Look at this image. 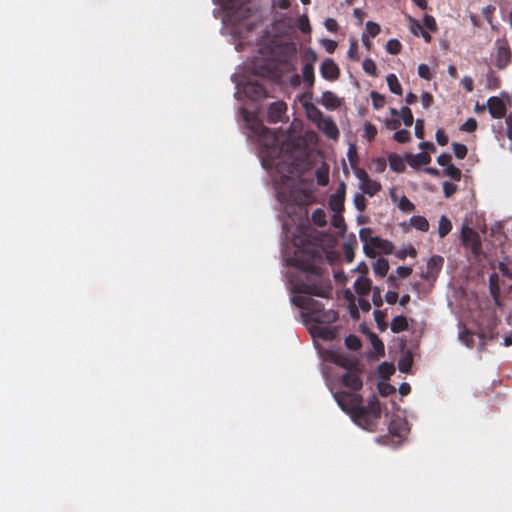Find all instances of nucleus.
Masks as SVG:
<instances>
[{
  "label": "nucleus",
  "instance_id": "nucleus-1",
  "mask_svg": "<svg viewBox=\"0 0 512 512\" xmlns=\"http://www.w3.org/2000/svg\"><path fill=\"white\" fill-rule=\"evenodd\" d=\"M363 372L362 366H358L351 370L346 371L342 377L343 385L350 391L340 390L331 392L334 400L342 411L347 413L352 421L367 431H375L377 423L381 417V404L378 398L373 395L368 404H363V397L358 391L363 387L361 374Z\"/></svg>",
  "mask_w": 512,
  "mask_h": 512
},
{
  "label": "nucleus",
  "instance_id": "nucleus-2",
  "mask_svg": "<svg viewBox=\"0 0 512 512\" xmlns=\"http://www.w3.org/2000/svg\"><path fill=\"white\" fill-rule=\"evenodd\" d=\"M299 262V268L307 274L305 279L297 281L293 286V292L296 294H308L321 298H332V282L328 277H324L321 268L311 262Z\"/></svg>",
  "mask_w": 512,
  "mask_h": 512
},
{
  "label": "nucleus",
  "instance_id": "nucleus-3",
  "mask_svg": "<svg viewBox=\"0 0 512 512\" xmlns=\"http://www.w3.org/2000/svg\"><path fill=\"white\" fill-rule=\"evenodd\" d=\"M359 237L364 243V252L369 257H375L377 252L390 254L393 251V244L390 241L380 239L379 237H371L369 228L361 229Z\"/></svg>",
  "mask_w": 512,
  "mask_h": 512
},
{
  "label": "nucleus",
  "instance_id": "nucleus-4",
  "mask_svg": "<svg viewBox=\"0 0 512 512\" xmlns=\"http://www.w3.org/2000/svg\"><path fill=\"white\" fill-rule=\"evenodd\" d=\"M310 296L308 294H298L292 298V303L306 311L302 313V317L312 321V318L324 310V307L321 302L314 300Z\"/></svg>",
  "mask_w": 512,
  "mask_h": 512
},
{
  "label": "nucleus",
  "instance_id": "nucleus-5",
  "mask_svg": "<svg viewBox=\"0 0 512 512\" xmlns=\"http://www.w3.org/2000/svg\"><path fill=\"white\" fill-rule=\"evenodd\" d=\"M461 240L465 248L469 249L475 258H478L482 254L481 238L475 230L467 225H464L461 229Z\"/></svg>",
  "mask_w": 512,
  "mask_h": 512
},
{
  "label": "nucleus",
  "instance_id": "nucleus-6",
  "mask_svg": "<svg viewBox=\"0 0 512 512\" xmlns=\"http://www.w3.org/2000/svg\"><path fill=\"white\" fill-rule=\"evenodd\" d=\"M250 0H224L223 8L228 16L235 22H239L249 17L250 9L247 3Z\"/></svg>",
  "mask_w": 512,
  "mask_h": 512
},
{
  "label": "nucleus",
  "instance_id": "nucleus-7",
  "mask_svg": "<svg viewBox=\"0 0 512 512\" xmlns=\"http://www.w3.org/2000/svg\"><path fill=\"white\" fill-rule=\"evenodd\" d=\"M283 66H287V63H281L278 60L272 59L262 64L255 63L254 71L255 74L263 77L276 78L282 72Z\"/></svg>",
  "mask_w": 512,
  "mask_h": 512
},
{
  "label": "nucleus",
  "instance_id": "nucleus-8",
  "mask_svg": "<svg viewBox=\"0 0 512 512\" xmlns=\"http://www.w3.org/2000/svg\"><path fill=\"white\" fill-rule=\"evenodd\" d=\"M253 131L258 134L260 142L265 148L276 150L278 146V137L268 127L264 126L262 123H256L253 126Z\"/></svg>",
  "mask_w": 512,
  "mask_h": 512
},
{
  "label": "nucleus",
  "instance_id": "nucleus-9",
  "mask_svg": "<svg viewBox=\"0 0 512 512\" xmlns=\"http://www.w3.org/2000/svg\"><path fill=\"white\" fill-rule=\"evenodd\" d=\"M496 47H497V51H496V56H495V65L499 69H504L511 62V57H512L511 50L508 46V43L504 40L503 41L497 40Z\"/></svg>",
  "mask_w": 512,
  "mask_h": 512
},
{
  "label": "nucleus",
  "instance_id": "nucleus-10",
  "mask_svg": "<svg viewBox=\"0 0 512 512\" xmlns=\"http://www.w3.org/2000/svg\"><path fill=\"white\" fill-rule=\"evenodd\" d=\"M329 360L346 371L360 366L359 360L354 356H349L341 352H331Z\"/></svg>",
  "mask_w": 512,
  "mask_h": 512
},
{
  "label": "nucleus",
  "instance_id": "nucleus-11",
  "mask_svg": "<svg viewBox=\"0 0 512 512\" xmlns=\"http://www.w3.org/2000/svg\"><path fill=\"white\" fill-rule=\"evenodd\" d=\"M346 193V185L344 182H341L335 193L330 195L328 199L329 208L334 213H342L344 211V200Z\"/></svg>",
  "mask_w": 512,
  "mask_h": 512
},
{
  "label": "nucleus",
  "instance_id": "nucleus-12",
  "mask_svg": "<svg viewBox=\"0 0 512 512\" xmlns=\"http://www.w3.org/2000/svg\"><path fill=\"white\" fill-rule=\"evenodd\" d=\"M305 58L306 63L302 69V77L308 88H311L315 83L314 63L317 60V56L315 52L309 51L306 53Z\"/></svg>",
  "mask_w": 512,
  "mask_h": 512
},
{
  "label": "nucleus",
  "instance_id": "nucleus-13",
  "mask_svg": "<svg viewBox=\"0 0 512 512\" xmlns=\"http://www.w3.org/2000/svg\"><path fill=\"white\" fill-rule=\"evenodd\" d=\"M245 95L252 101H260L268 97V93L264 86L258 82L249 81L244 85Z\"/></svg>",
  "mask_w": 512,
  "mask_h": 512
},
{
  "label": "nucleus",
  "instance_id": "nucleus-14",
  "mask_svg": "<svg viewBox=\"0 0 512 512\" xmlns=\"http://www.w3.org/2000/svg\"><path fill=\"white\" fill-rule=\"evenodd\" d=\"M287 105L283 101L273 102L269 108L267 113V120L270 123H277L283 120V117L286 113Z\"/></svg>",
  "mask_w": 512,
  "mask_h": 512
},
{
  "label": "nucleus",
  "instance_id": "nucleus-15",
  "mask_svg": "<svg viewBox=\"0 0 512 512\" xmlns=\"http://www.w3.org/2000/svg\"><path fill=\"white\" fill-rule=\"evenodd\" d=\"M275 166L276 171L281 174L283 182L292 179L298 171L297 164L294 161L287 162L280 160L275 164Z\"/></svg>",
  "mask_w": 512,
  "mask_h": 512
},
{
  "label": "nucleus",
  "instance_id": "nucleus-16",
  "mask_svg": "<svg viewBox=\"0 0 512 512\" xmlns=\"http://www.w3.org/2000/svg\"><path fill=\"white\" fill-rule=\"evenodd\" d=\"M320 73L324 79L333 81L339 77L340 71L334 60L327 58L321 64Z\"/></svg>",
  "mask_w": 512,
  "mask_h": 512
},
{
  "label": "nucleus",
  "instance_id": "nucleus-17",
  "mask_svg": "<svg viewBox=\"0 0 512 512\" xmlns=\"http://www.w3.org/2000/svg\"><path fill=\"white\" fill-rule=\"evenodd\" d=\"M487 107L493 118H502L506 114V105L499 97H490L487 101Z\"/></svg>",
  "mask_w": 512,
  "mask_h": 512
},
{
  "label": "nucleus",
  "instance_id": "nucleus-18",
  "mask_svg": "<svg viewBox=\"0 0 512 512\" xmlns=\"http://www.w3.org/2000/svg\"><path fill=\"white\" fill-rule=\"evenodd\" d=\"M406 161L412 168H418L419 166L429 164L431 162V156L429 153L422 151L417 154L407 155Z\"/></svg>",
  "mask_w": 512,
  "mask_h": 512
},
{
  "label": "nucleus",
  "instance_id": "nucleus-19",
  "mask_svg": "<svg viewBox=\"0 0 512 512\" xmlns=\"http://www.w3.org/2000/svg\"><path fill=\"white\" fill-rule=\"evenodd\" d=\"M389 433L393 436L402 437L407 431V422L401 418L392 419L388 425Z\"/></svg>",
  "mask_w": 512,
  "mask_h": 512
},
{
  "label": "nucleus",
  "instance_id": "nucleus-20",
  "mask_svg": "<svg viewBox=\"0 0 512 512\" xmlns=\"http://www.w3.org/2000/svg\"><path fill=\"white\" fill-rule=\"evenodd\" d=\"M444 259L441 256L434 255L427 262V273L422 275L423 278L428 279L430 276L434 277V274H437L443 265Z\"/></svg>",
  "mask_w": 512,
  "mask_h": 512
},
{
  "label": "nucleus",
  "instance_id": "nucleus-21",
  "mask_svg": "<svg viewBox=\"0 0 512 512\" xmlns=\"http://www.w3.org/2000/svg\"><path fill=\"white\" fill-rule=\"evenodd\" d=\"M317 126L329 138H337L338 137V134H339L338 128L331 118L325 117Z\"/></svg>",
  "mask_w": 512,
  "mask_h": 512
},
{
  "label": "nucleus",
  "instance_id": "nucleus-22",
  "mask_svg": "<svg viewBox=\"0 0 512 512\" xmlns=\"http://www.w3.org/2000/svg\"><path fill=\"white\" fill-rule=\"evenodd\" d=\"M320 103L329 110L337 109L341 105L340 99L331 91L322 93Z\"/></svg>",
  "mask_w": 512,
  "mask_h": 512
},
{
  "label": "nucleus",
  "instance_id": "nucleus-23",
  "mask_svg": "<svg viewBox=\"0 0 512 512\" xmlns=\"http://www.w3.org/2000/svg\"><path fill=\"white\" fill-rule=\"evenodd\" d=\"M338 320V313L334 310H322L312 321L319 324H331Z\"/></svg>",
  "mask_w": 512,
  "mask_h": 512
},
{
  "label": "nucleus",
  "instance_id": "nucleus-24",
  "mask_svg": "<svg viewBox=\"0 0 512 512\" xmlns=\"http://www.w3.org/2000/svg\"><path fill=\"white\" fill-rule=\"evenodd\" d=\"M388 161L390 169L393 170L394 172L401 173L406 168L404 159L396 153H391L388 156Z\"/></svg>",
  "mask_w": 512,
  "mask_h": 512
},
{
  "label": "nucleus",
  "instance_id": "nucleus-25",
  "mask_svg": "<svg viewBox=\"0 0 512 512\" xmlns=\"http://www.w3.org/2000/svg\"><path fill=\"white\" fill-rule=\"evenodd\" d=\"M390 328L393 333H400L407 330V318L403 315L395 316L390 323Z\"/></svg>",
  "mask_w": 512,
  "mask_h": 512
},
{
  "label": "nucleus",
  "instance_id": "nucleus-26",
  "mask_svg": "<svg viewBox=\"0 0 512 512\" xmlns=\"http://www.w3.org/2000/svg\"><path fill=\"white\" fill-rule=\"evenodd\" d=\"M371 288V281L365 277H359L354 283V289L358 295H367Z\"/></svg>",
  "mask_w": 512,
  "mask_h": 512
},
{
  "label": "nucleus",
  "instance_id": "nucleus-27",
  "mask_svg": "<svg viewBox=\"0 0 512 512\" xmlns=\"http://www.w3.org/2000/svg\"><path fill=\"white\" fill-rule=\"evenodd\" d=\"M360 187L362 191L369 196H374L381 190V184L371 178L361 184Z\"/></svg>",
  "mask_w": 512,
  "mask_h": 512
},
{
  "label": "nucleus",
  "instance_id": "nucleus-28",
  "mask_svg": "<svg viewBox=\"0 0 512 512\" xmlns=\"http://www.w3.org/2000/svg\"><path fill=\"white\" fill-rule=\"evenodd\" d=\"M389 270L388 260L385 258H379L373 264V271L379 277H384Z\"/></svg>",
  "mask_w": 512,
  "mask_h": 512
},
{
  "label": "nucleus",
  "instance_id": "nucleus-29",
  "mask_svg": "<svg viewBox=\"0 0 512 512\" xmlns=\"http://www.w3.org/2000/svg\"><path fill=\"white\" fill-rule=\"evenodd\" d=\"M452 229V223L449 218L445 215H442L439 219L438 224V234L440 238H444L446 235L450 233Z\"/></svg>",
  "mask_w": 512,
  "mask_h": 512
},
{
  "label": "nucleus",
  "instance_id": "nucleus-30",
  "mask_svg": "<svg viewBox=\"0 0 512 512\" xmlns=\"http://www.w3.org/2000/svg\"><path fill=\"white\" fill-rule=\"evenodd\" d=\"M386 81H387L389 90L393 94L402 95V86L395 74H393V73L388 74L386 77Z\"/></svg>",
  "mask_w": 512,
  "mask_h": 512
},
{
  "label": "nucleus",
  "instance_id": "nucleus-31",
  "mask_svg": "<svg viewBox=\"0 0 512 512\" xmlns=\"http://www.w3.org/2000/svg\"><path fill=\"white\" fill-rule=\"evenodd\" d=\"M306 110L308 118L317 125L325 118L322 111L313 104L306 106Z\"/></svg>",
  "mask_w": 512,
  "mask_h": 512
},
{
  "label": "nucleus",
  "instance_id": "nucleus-32",
  "mask_svg": "<svg viewBox=\"0 0 512 512\" xmlns=\"http://www.w3.org/2000/svg\"><path fill=\"white\" fill-rule=\"evenodd\" d=\"M311 221L318 227H324L327 224L326 213L322 208H317L311 215Z\"/></svg>",
  "mask_w": 512,
  "mask_h": 512
},
{
  "label": "nucleus",
  "instance_id": "nucleus-33",
  "mask_svg": "<svg viewBox=\"0 0 512 512\" xmlns=\"http://www.w3.org/2000/svg\"><path fill=\"white\" fill-rule=\"evenodd\" d=\"M410 224L419 231L426 232L429 229V222L423 216H413L410 219Z\"/></svg>",
  "mask_w": 512,
  "mask_h": 512
},
{
  "label": "nucleus",
  "instance_id": "nucleus-34",
  "mask_svg": "<svg viewBox=\"0 0 512 512\" xmlns=\"http://www.w3.org/2000/svg\"><path fill=\"white\" fill-rule=\"evenodd\" d=\"M413 364V357L410 352L406 353L403 357L398 361V369L402 373H408Z\"/></svg>",
  "mask_w": 512,
  "mask_h": 512
},
{
  "label": "nucleus",
  "instance_id": "nucleus-35",
  "mask_svg": "<svg viewBox=\"0 0 512 512\" xmlns=\"http://www.w3.org/2000/svg\"><path fill=\"white\" fill-rule=\"evenodd\" d=\"M345 346L352 351H358L361 348V340L358 336L350 334L345 338Z\"/></svg>",
  "mask_w": 512,
  "mask_h": 512
},
{
  "label": "nucleus",
  "instance_id": "nucleus-36",
  "mask_svg": "<svg viewBox=\"0 0 512 512\" xmlns=\"http://www.w3.org/2000/svg\"><path fill=\"white\" fill-rule=\"evenodd\" d=\"M400 116L403 120V123L406 127L412 126L414 122L413 114L411 109L408 106H403L400 110Z\"/></svg>",
  "mask_w": 512,
  "mask_h": 512
},
{
  "label": "nucleus",
  "instance_id": "nucleus-37",
  "mask_svg": "<svg viewBox=\"0 0 512 512\" xmlns=\"http://www.w3.org/2000/svg\"><path fill=\"white\" fill-rule=\"evenodd\" d=\"M459 339L469 348L474 346V334L466 328L459 332Z\"/></svg>",
  "mask_w": 512,
  "mask_h": 512
},
{
  "label": "nucleus",
  "instance_id": "nucleus-38",
  "mask_svg": "<svg viewBox=\"0 0 512 512\" xmlns=\"http://www.w3.org/2000/svg\"><path fill=\"white\" fill-rule=\"evenodd\" d=\"M402 44L397 39H390L386 43V50L392 55H397L401 52Z\"/></svg>",
  "mask_w": 512,
  "mask_h": 512
},
{
  "label": "nucleus",
  "instance_id": "nucleus-39",
  "mask_svg": "<svg viewBox=\"0 0 512 512\" xmlns=\"http://www.w3.org/2000/svg\"><path fill=\"white\" fill-rule=\"evenodd\" d=\"M364 72L371 76H377V66L371 58H366L362 63Z\"/></svg>",
  "mask_w": 512,
  "mask_h": 512
},
{
  "label": "nucleus",
  "instance_id": "nucleus-40",
  "mask_svg": "<svg viewBox=\"0 0 512 512\" xmlns=\"http://www.w3.org/2000/svg\"><path fill=\"white\" fill-rule=\"evenodd\" d=\"M444 173H445L446 176L450 177L451 179H453L455 181H460L461 180L462 172H461V170L459 168H457L453 164L448 165L445 168Z\"/></svg>",
  "mask_w": 512,
  "mask_h": 512
},
{
  "label": "nucleus",
  "instance_id": "nucleus-41",
  "mask_svg": "<svg viewBox=\"0 0 512 512\" xmlns=\"http://www.w3.org/2000/svg\"><path fill=\"white\" fill-rule=\"evenodd\" d=\"M370 96H371L372 105H373L374 109L379 110L384 106L385 97L382 94H379L376 91H372Z\"/></svg>",
  "mask_w": 512,
  "mask_h": 512
},
{
  "label": "nucleus",
  "instance_id": "nucleus-42",
  "mask_svg": "<svg viewBox=\"0 0 512 512\" xmlns=\"http://www.w3.org/2000/svg\"><path fill=\"white\" fill-rule=\"evenodd\" d=\"M452 148L456 158L464 159L466 157L468 149L464 144L453 142Z\"/></svg>",
  "mask_w": 512,
  "mask_h": 512
},
{
  "label": "nucleus",
  "instance_id": "nucleus-43",
  "mask_svg": "<svg viewBox=\"0 0 512 512\" xmlns=\"http://www.w3.org/2000/svg\"><path fill=\"white\" fill-rule=\"evenodd\" d=\"M347 157L352 168L358 165V154L355 144H351L347 151Z\"/></svg>",
  "mask_w": 512,
  "mask_h": 512
},
{
  "label": "nucleus",
  "instance_id": "nucleus-44",
  "mask_svg": "<svg viewBox=\"0 0 512 512\" xmlns=\"http://www.w3.org/2000/svg\"><path fill=\"white\" fill-rule=\"evenodd\" d=\"M393 139L399 143H406L410 141L411 134L406 129L398 130L394 133Z\"/></svg>",
  "mask_w": 512,
  "mask_h": 512
},
{
  "label": "nucleus",
  "instance_id": "nucleus-45",
  "mask_svg": "<svg viewBox=\"0 0 512 512\" xmlns=\"http://www.w3.org/2000/svg\"><path fill=\"white\" fill-rule=\"evenodd\" d=\"M377 135V128L370 122L364 124V137L369 141L373 140Z\"/></svg>",
  "mask_w": 512,
  "mask_h": 512
},
{
  "label": "nucleus",
  "instance_id": "nucleus-46",
  "mask_svg": "<svg viewBox=\"0 0 512 512\" xmlns=\"http://www.w3.org/2000/svg\"><path fill=\"white\" fill-rule=\"evenodd\" d=\"M353 202L358 211L363 212L366 209L367 200L363 194H356L354 196Z\"/></svg>",
  "mask_w": 512,
  "mask_h": 512
},
{
  "label": "nucleus",
  "instance_id": "nucleus-47",
  "mask_svg": "<svg viewBox=\"0 0 512 512\" xmlns=\"http://www.w3.org/2000/svg\"><path fill=\"white\" fill-rule=\"evenodd\" d=\"M477 129V121L474 118H468L461 126L460 130L464 132H474Z\"/></svg>",
  "mask_w": 512,
  "mask_h": 512
},
{
  "label": "nucleus",
  "instance_id": "nucleus-48",
  "mask_svg": "<svg viewBox=\"0 0 512 512\" xmlns=\"http://www.w3.org/2000/svg\"><path fill=\"white\" fill-rule=\"evenodd\" d=\"M398 207L404 212H412L415 209L414 204L405 196L400 199Z\"/></svg>",
  "mask_w": 512,
  "mask_h": 512
},
{
  "label": "nucleus",
  "instance_id": "nucleus-49",
  "mask_svg": "<svg viewBox=\"0 0 512 512\" xmlns=\"http://www.w3.org/2000/svg\"><path fill=\"white\" fill-rule=\"evenodd\" d=\"M366 31L372 38H374L380 33L381 28H380L379 24H377L373 21H368L366 23Z\"/></svg>",
  "mask_w": 512,
  "mask_h": 512
},
{
  "label": "nucleus",
  "instance_id": "nucleus-50",
  "mask_svg": "<svg viewBox=\"0 0 512 512\" xmlns=\"http://www.w3.org/2000/svg\"><path fill=\"white\" fill-rule=\"evenodd\" d=\"M423 24L430 31H432V32H436L437 31L436 20H435V18L433 16L425 14L424 18H423Z\"/></svg>",
  "mask_w": 512,
  "mask_h": 512
},
{
  "label": "nucleus",
  "instance_id": "nucleus-51",
  "mask_svg": "<svg viewBox=\"0 0 512 512\" xmlns=\"http://www.w3.org/2000/svg\"><path fill=\"white\" fill-rule=\"evenodd\" d=\"M442 186L446 198H450L457 191V186L449 181L443 182Z\"/></svg>",
  "mask_w": 512,
  "mask_h": 512
},
{
  "label": "nucleus",
  "instance_id": "nucleus-52",
  "mask_svg": "<svg viewBox=\"0 0 512 512\" xmlns=\"http://www.w3.org/2000/svg\"><path fill=\"white\" fill-rule=\"evenodd\" d=\"M372 346L377 354L381 356L385 354L384 344L376 335L373 336Z\"/></svg>",
  "mask_w": 512,
  "mask_h": 512
},
{
  "label": "nucleus",
  "instance_id": "nucleus-53",
  "mask_svg": "<svg viewBox=\"0 0 512 512\" xmlns=\"http://www.w3.org/2000/svg\"><path fill=\"white\" fill-rule=\"evenodd\" d=\"M347 54H348L349 59H351L353 61H358L360 59L359 54H358L357 42H355V41L351 42Z\"/></svg>",
  "mask_w": 512,
  "mask_h": 512
},
{
  "label": "nucleus",
  "instance_id": "nucleus-54",
  "mask_svg": "<svg viewBox=\"0 0 512 512\" xmlns=\"http://www.w3.org/2000/svg\"><path fill=\"white\" fill-rule=\"evenodd\" d=\"M418 75L419 77L423 78V79H426V80H430L431 79V73H430V68L427 64H420L418 66Z\"/></svg>",
  "mask_w": 512,
  "mask_h": 512
},
{
  "label": "nucleus",
  "instance_id": "nucleus-55",
  "mask_svg": "<svg viewBox=\"0 0 512 512\" xmlns=\"http://www.w3.org/2000/svg\"><path fill=\"white\" fill-rule=\"evenodd\" d=\"M353 170H354L355 176L360 181V185L363 184L364 182H366L370 178L368 173L363 168H359L358 166H356L355 168H353Z\"/></svg>",
  "mask_w": 512,
  "mask_h": 512
},
{
  "label": "nucleus",
  "instance_id": "nucleus-56",
  "mask_svg": "<svg viewBox=\"0 0 512 512\" xmlns=\"http://www.w3.org/2000/svg\"><path fill=\"white\" fill-rule=\"evenodd\" d=\"M435 136H436V141L440 146H445L448 144L449 139L443 129H438L436 131Z\"/></svg>",
  "mask_w": 512,
  "mask_h": 512
},
{
  "label": "nucleus",
  "instance_id": "nucleus-57",
  "mask_svg": "<svg viewBox=\"0 0 512 512\" xmlns=\"http://www.w3.org/2000/svg\"><path fill=\"white\" fill-rule=\"evenodd\" d=\"M451 161H452V156H451L449 153H441V154L437 157V163H438L440 166H445V167H447L448 165H451Z\"/></svg>",
  "mask_w": 512,
  "mask_h": 512
},
{
  "label": "nucleus",
  "instance_id": "nucleus-58",
  "mask_svg": "<svg viewBox=\"0 0 512 512\" xmlns=\"http://www.w3.org/2000/svg\"><path fill=\"white\" fill-rule=\"evenodd\" d=\"M415 136L418 139L424 138V120L417 119L415 122Z\"/></svg>",
  "mask_w": 512,
  "mask_h": 512
},
{
  "label": "nucleus",
  "instance_id": "nucleus-59",
  "mask_svg": "<svg viewBox=\"0 0 512 512\" xmlns=\"http://www.w3.org/2000/svg\"><path fill=\"white\" fill-rule=\"evenodd\" d=\"M331 224L335 228H343L345 226V224H344V218L342 216V213H335L331 219Z\"/></svg>",
  "mask_w": 512,
  "mask_h": 512
},
{
  "label": "nucleus",
  "instance_id": "nucleus-60",
  "mask_svg": "<svg viewBox=\"0 0 512 512\" xmlns=\"http://www.w3.org/2000/svg\"><path fill=\"white\" fill-rule=\"evenodd\" d=\"M461 84L467 92H472L474 90V81L470 76L463 77Z\"/></svg>",
  "mask_w": 512,
  "mask_h": 512
},
{
  "label": "nucleus",
  "instance_id": "nucleus-61",
  "mask_svg": "<svg viewBox=\"0 0 512 512\" xmlns=\"http://www.w3.org/2000/svg\"><path fill=\"white\" fill-rule=\"evenodd\" d=\"M334 335H335L334 331L329 327H323L320 330V336L324 340H332L334 338Z\"/></svg>",
  "mask_w": 512,
  "mask_h": 512
},
{
  "label": "nucleus",
  "instance_id": "nucleus-62",
  "mask_svg": "<svg viewBox=\"0 0 512 512\" xmlns=\"http://www.w3.org/2000/svg\"><path fill=\"white\" fill-rule=\"evenodd\" d=\"M421 103L424 108H429L433 103V96L428 92L423 93L421 95Z\"/></svg>",
  "mask_w": 512,
  "mask_h": 512
},
{
  "label": "nucleus",
  "instance_id": "nucleus-63",
  "mask_svg": "<svg viewBox=\"0 0 512 512\" xmlns=\"http://www.w3.org/2000/svg\"><path fill=\"white\" fill-rule=\"evenodd\" d=\"M396 273L399 277L401 278H407L408 276L411 275L412 273V268L410 267H407V266H399L397 269H396Z\"/></svg>",
  "mask_w": 512,
  "mask_h": 512
},
{
  "label": "nucleus",
  "instance_id": "nucleus-64",
  "mask_svg": "<svg viewBox=\"0 0 512 512\" xmlns=\"http://www.w3.org/2000/svg\"><path fill=\"white\" fill-rule=\"evenodd\" d=\"M388 304L394 305L398 301V293L396 291H388L385 295Z\"/></svg>",
  "mask_w": 512,
  "mask_h": 512
}]
</instances>
